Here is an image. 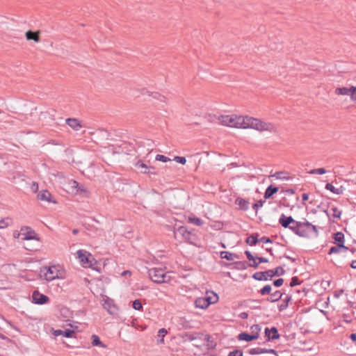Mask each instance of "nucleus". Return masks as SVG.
<instances>
[{
  "label": "nucleus",
  "instance_id": "obj_7",
  "mask_svg": "<svg viewBox=\"0 0 356 356\" xmlns=\"http://www.w3.org/2000/svg\"><path fill=\"white\" fill-rule=\"evenodd\" d=\"M175 236H181V238L189 243L193 244L195 236L192 234L186 227L180 226L175 232Z\"/></svg>",
  "mask_w": 356,
  "mask_h": 356
},
{
  "label": "nucleus",
  "instance_id": "obj_50",
  "mask_svg": "<svg viewBox=\"0 0 356 356\" xmlns=\"http://www.w3.org/2000/svg\"><path fill=\"white\" fill-rule=\"evenodd\" d=\"M245 254L249 261H254V257L249 251H245Z\"/></svg>",
  "mask_w": 356,
  "mask_h": 356
},
{
  "label": "nucleus",
  "instance_id": "obj_8",
  "mask_svg": "<svg viewBox=\"0 0 356 356\" xmlns=\"http://www.w3.org/2000/svg\"><path fill=\"white\" fill-rule=\"evenodd\" d=\"M212 294L213 295V300H207L205 297L199 298L195 302V306L200 309H206L209 305L215 303L218 300V297L215 293H212Z\"/></svg>",
  "mask_w": 356,
  "mask_h": 356
},
{
  "label": "nucleus",
  "instance_id": "obj_11",
  "mask_svg": "<svg viewBox=\"0 0 356 356\" xmlns=\"http://www.w3.org/2000/svg\"><path fill=\"white\" fill-rule=\"evenodd\" d=\"M303 224L301 222L296 221L293 219V222H291L289 229L292 230L296 234L300 236H305L306 235L305 230L302 229Z\"/></svg>",
  "mask_w": 356,
  "mask_h": 356
},
{
  "label": "nucleus",
  "instance_id": "obj_10",
  "mask_svg": "<svg viewBox=\"0 0 356 356\" xmlns=\"http://www.w3.org/2000/svg\"><path fill=\"white\" fill-rule=\"evenodd\" d=\"M135 167L140 170V172L144 174H152L154 175V168L152 166H148L144 163L142 161H138L135 163Z\"/></svg>",
  "mask_w": 356,
  "mask_h": 356
},
{
  "label": "nucleus",
  "instance_id": "obj_43",
  "mask_svg": "<svg viewBox=\"0 0 356 356\" xmlns=\"http://www.w3.org/2000/svg\"><path fill=\"white\" fill-rule=\"evenodd\" d=\"M265 202V200H259L255 204H253L252 209L255 211V212H257V210L259 207H261Z\"/></svg>",
  "mask_w": 356,
  "mask_h": 356
},
{
  "label": "nucleus",
  "instance_id": "obj_61",
  "mask_svg": "<svg viewBox=\"0 0 356 356\" xmlns=\"http://www.w3.org/2000/svg\"><path fill=\"white\" fill-rule=\"evenodd\" d=\"M213 292L211 293V296H209V293H207V296L205 297L207 300H213V295L212 294Z\"/></svg>",
  "mask_w": 356,
  "mask_h": 356
},
{
  "label": "nucleus",
  "instance_id": "obj_51",
  "mask_svg": "<svg viewBox=\"0 0 356 356\" xmlns=\"http://www.w3.org/2000/svg\"><path fill=\"white\" fill-rule=\"evenodd\" d=\"M38 245H26L25 248L29 251H33L38 248Z\"/></svg>",
  "mask_w": 356,
  "mask_h": 356
},
{
  "label": "nucleus",
  "instance_id": "obj_39",
  "mask_svg": "<svg viewBox=\"0 0 356 356\" xmlns=\"http://www.w3.org/2000/svg\"><path fill=\"white\" fill-rule=\"evenodd\" d=\"M133 307L136 310H141L143 309V306L140 300H135L133 302Z\"/></svg>",
  "mask_w": 356,
  "mask_h": 356
},
{
  "label": "nucleus",
  "instance_id": "obj_60",
  "mask_svg": "<svg viewBox=\"0 0 356 356\" xmlns=\"http://www.w3.org/2000/svg\"><path fill=\"white\" fill-rule=\"evenodd\" d=\"M267 353H273L275 355H277V352L273 349H267Z\"/></svg>",
  "mask_w": 356,
  "mask_h": 356
},
{
  "label": "nucleus",
  "instance_id": "obj_36",
  "mask_svg": "<svg viewBox=\"0 0 356 356\" xmlns=\"http://www.w3.org/2000/svg\"><path fill=\"white\" fill-rule=\"evenodd\" d=\"M250 330H251V334H252V335L257 336V339H258L259 338V332L261 330L259 325H253L252 326H251Z\"/></svg>",
  "mask_w": 356,
  "mask_h": 356
},
{
  "label": "nucleus",
  "instance_id": "obj_14",
  "mask_svg": "<svg viewBox=\"0 0 356 356\" xmlns=\"http://www.w3.org/2000/svg\"><path fill=\"white\" fill-rule=\"evenodd\" d=\"M201 337L204 341V345L206 346L208 349H213L216 347V343L210 335L201 334Z\"/></svg>",
  "mask_w": 356,
  "mask_h": 356
},
{
  "label": "nucleus",
  "instance_id": "obj_29",
  "mask_svg": "<svg viewBox=\"0 0 356 356\" xmlns=\"http://www.w3.org/2000/svg\"><path fill=\"white\" fill-rule=\"evenodd\" d=\"M282 293L280 291H276L275 292L270 294V298L268 299L270 302H276L282 298Z\"/></svg>",
  "mask_w": 356,
  "mask_h": 356
},
{
  "label": "nucleus",
  "instance_id": "obj_5",
  "mask_svg": "<svg viewBox=\"0 0 356 356\" xmlns=\"http://www.w3.org/2000/svg\"><path fill=\"white\" fill-rule=\"evenodd\" d=\"M284 273V270L282 267L279 266L274 270H268L264 272H257L252 275V277L256 280L266 281L274 276L282 275Z\"/></svg>",
  "mask_w": 356,
  "mask_h": 356
},
{
  "label": "nucleus",
  "instance_id": "obj_6",
  "mask_svg": "<svg viewBox=\"0 0 356 356\" xmlns=\"http://www.w3.org/2000/svg\"><path fill=\"white\" fill-rule=\"evenodd\" d=\"M19 236H21V238L22 240H33L36 241L38 243L40 241V238L38 236V235L35 233V232L32 228L28 226L22 227L20 229V232L19 233L17 234V237Z\"/></svg>",
  "mask_w": 356,
  "mask_h": 356
},
{
  "label": "nucleus",
  "instance_id": "obj_64",
  "mask_svg": "<svg viewBox=\"0 0 356 356\" xmlns=\"http://www.w3.org/2000/svg\"><path fill=\"white\" fill-rule=\"evenodd\" d=\"M350 266L353 268L356 269V260L353 261Z\"/></svg>",
  "mask_w": 356,
  "mask_h": 356
},
{
  "label": "nucleus",
  "instance_id": "obj_9",
  "mask_svg": "<svg viewBox=\"0 0 356 356\" xmlns=\"http://www.w3.org/2000/svg\"><path fill=\"white\" fill-rule=\"evenodd\" d=\"M76 254L83 266H91L92 265V261L90 259V257H92L91 254L85 250H79L77 251Z\"/></svg>",
  "mask_w": 356,
  "mask_h": 356
},
{
  "label": "nucleus",
  "instance_id": "obj_31",
  "mask_svg": "<svg viewBox=\"0 0 356 356\" xmlns=\"http://www.w3.org/2000/svg\"><path fill=\"white\" fill-rule=\"evenodd\" d=\"M286 173L284 172H277L273 175H271V177H275L277 179H289V177L286 176Z\"/></svg>",
  "mask_w": 356,
  "mask_h": 356
},
{
  "label": "nucleus",
  "instance_id": "obj_27",
  "mask_svg": "<svg viewBox=\"0 0 356 356\" xmlns=\"http://www.w3.org/2000/svg\"><path fill=\"white\" fill-rule=\"evenodd\" d=\"M13 224V219L7 217L0 220V229H4Z\"/></svg>",
  "mask_w": 356,
  "mask_h": 356
},
{
  "label": "nucleus",
  "instance_id": "obj_19",
  "mask_svg": "<svg viewBox=\"0 0 356 356\" xmlns=\"http://www.w3.org/2000/svg\"><path fill=\"white\" fill-rule=\"evenodd\" d=\"M235 204L238 206L240 209L243 211H247L250 206V202L241 197H237L235 200Z\"/></svg>",
  "mask_w": 356,
  "mask_h": 356
},
{
  "label": "nucleus",
  "instance_id": "obj_2",
  "mask_svg": "<svg viewBox=\"0 0 356 356\" xmlns=\"http://www.w3.org/2000/svg\"><path fill=\"white\" fill-rule=\"evenodd\" d=\"M40 275L47 282H51L56 279H65L67 273L63 266L60 265H53L49 267L42 268L40 269Z\"/></svg>",
  "mask_w": 356,
  "mask_h": 356
},
{
  "label": "nucleus",
  "instance_id": "obj_16",
  "mask_svg": "<svg viewBox=\"0 0 356 356\" xmlns=\"http://www.w3.org/2000/svg\"><path fill=\"white\" fill-rule=\"evenodd\" d=\"M291 222H293V218L291 216L287 217L284 214H282L279 219V223L284 228H289Z\"/></svg>",
  "mask_w": 356,
  "mask_h": 356
},
{
  "label": "nucleus",
  "instance_id": "obj_33",
  "mask_svg": "<svg viewBox=\"0 0 356 356\" xmlns=\"http://www.w3.org/2000/svg\"><path fill=\"white\" fill-rule=\"evenodd\" d=\"M188 221L197 226H201L203 224L202 220L200 218L196 217H189Z\"/></svg>",
  "mask_w": 356,
  "mask_h": 356
},
{
  "label": "nucleus",
  "instance_id": "obj_46",
  "mask_svg": "<svg viewBox=\"0 0 356 356\" xmlns=\"http://www.w3.org/2000/svg\"><path fill=\"white\" fill-rule=\"evenodd\" d=\"M228 356H243V351L241 350H234L231 351Z\"/></svg>",
  "mask_w": 356,
  "mask_h": 356
},
{
  "label": "nucleus",
  "instance_id": "obj_52",
  "mask_svg": "<svg viewBox=\"0 0 356 356\" xmlns=\"http://www.w3.org/2000/svg\"><path fill=\"white\" fill-rule=\"evenodd\" d=\"M259 241H261L262 243H272V240L270 239L269 238H266V237H262L261 238Z\"/></svg>",
  "mask_w": 356,
  "mask_h": 356
},
{
  "label": "nucleus",
  "instance_id": "obj_49",
  "mask_svg": "<svg viewBox=\"0 0 356 356\" xmlns=\"http://www.w3.org/2000/svg\"><path fill=\"white\" fill-rule=\"evenodd\" d=\"M249 353L250 355H258V354H260L259 353V348H251L249 350Z\"/></svg>",
  "mask_w": 356,
  "mask_h": 356
},
{
  "label": "nucleus",
  "instance_id": "obj_59",
  "mask_svg": "<svg viewBox=\"0 0 356 356\" xmlns=\"http://www.w3.org/2000/svg\"><path fill=\"white\" fill-rule=\"evenodd\" d=\"M303 201H307L309 199V195L307 193H303L302 196Z\"/></svg>",
  "mask_w": 356,
  "mask_h": 356
},
{
  "label": "nucleus",
  "instance_id": "obj_1",
  "mask_svg": "<svg viewBox=\"0 0 356 356\" xmlns=\"http://www.w3.org/2000/svg\"><path fill=\"white\" fill-rule=\"evenodd\" d=\"M243 125L244 129H252L259 132L277 133V127L275 124L248 115H245Z\"/></svg>",
  "mask_w": 356,
  "mask_h": 356
},
{
  "label": "nucleus",
  "instance_id": "obj_23",
  "mask_svg": "<svg viewBox=\"0 0 356 356\" xmlns=\"http://www.w3.org/2000/svg\"><path fill=\"white\" fill-rule=\"evenodd\" d=\"M238 339L241 341H250L257 339V336L242 332L238 335Z\"/></svg>",
  "mask_w": 356,
  "mask_h": 356
},
{
  "label": "nucleus",
  "instance_id": "obj_4",
  "mask_svg": "<svg viewBox=\"0 0 356 356\" xmlns=\"http://www.w3.org/2000/svg\"><path fill=\"white\" fill-rule=\"evenodd\" d=\"M149 278L156 283L161 284L168 282L170 280V277L168 273H165L163 269L154 268L148 271Z\"/></svg>",
  "mask_w": 356,
  "mask_h": 356
},
{
  "label": "nucleus",
  "instance_id": "obj_45",
  "mask_svg": "<svg viewBox=\"0 0 356 356\" xmlns=\"http://www.w3.org/2000/svg\"><path fill=\"white\" fill-rule=\"evenodd\" d=\"M290 298L287 297V298L283 301V302L279 306L280 311H283L288 307V302Z\"/></svg>",
  "mask_w": 356,
  "mask_h": 356
},
{
  "label": "nucleus",
  "instance_id": "obj_56",
  "mask_svg": "<svg viewBox=\"0 0 356 356\" xmlns=\"http://www.w3.org/2000/svg\"><path fill=\"white\" fill-rule=\"evenodd\" d=\"M301 224H303V227L309 228L312 226V224L309 222H301Z\"/></svg>",
  "mask_w": 356,
  "mask_h": 356
},
{
  "label": "nucleus",
  "instance_id": "obj_30",
  "mask_svg": "<svg viewBox=\"0 0 356 356\" xmlns=\"http://www.w3.org/2000/svg\"><path fill=\"white\" fill-rule=\"evenodd\" d=\"M220 257L222 259H225L228 261H233L234 259L235 255L231 252L222 251L220 252Z\"/></svg>",
  "mask_w": 356,
  "mask_h": 356
},
{
  "label": "nucleus",
  "instance_id": "obj_37",
  "mask_svg": "<svg viewBox=\"0 0 356 356\" xmlns=\"http://www.w3.org/2000/svg\"><path fill=\"white\" fill-rule=\"evenodd\" d=\"M271 291V286L270 285H266L264 286L260 291V293L263 296L266 294H270Z\"/></svg>",
  "mask_w": 356,
  "mask_h": 356
},
{
  "label": "nucleus",
  "instance_id": "obj_57",
  "mask_svg": "<svg viewBox=\"0 0 356 356\" xmlns=\"http://www.w3.org/2000/svg\"><path fill=\"white\" fill-rule=\"evenodd\" d=\"M239 316L242 318V319H245L248 318V313L246 312H242L240 314Z\"/></svg>",
  "mask_w": 356,
  "mask_h": 356
},
{
  "label": "nucleus",
  "instance_id": "obj_38",
  "mask_svg": "<svg viewBox=\"0 0 356 356\" xmlns=\"http://www.w3.org/2000/svg\"><path fill=\"white\" fill-rule=\"evenodd\" d=\"M350 99L353 102H356V86H350Z\"/></svg>",
  "mask_w": 356,
  "mask_h": 356
},
{
  "label": "nucleus",
  "instance_id": "obj_42",
  "mask_svg": "<svg viewBox=\"0 0 356 356\" xmlns=\"http://www.w3.org/2000/svg\"><path fill=\"white\" fill-rule=\"evenodd\" d=\"M74 334L75 332L74 330L67 329L63 331V335H64L67 338H71L74 335Z\"/></svg>",
  "mask_w": 356,
  "mask_h": 356
},
{
  "label": "nucleus",
  "instance_id": "obj_48",
  "mask_svg": "<svg viewBox=\"0 0 356 356\" xmlns=\"http://www.w3.org/2000/svg\"><path fill=\"white\" fill-rule=\"evenodd\" d=\"M284 283V280L282 278H279L277 280H275L274 282H273V284L274 286H275L276 287H279V286H281Z\"/></svg>",
  "mask_w": 356,
  "mask_h": 356
},
{
  "label": "nucleus",
  "instance_id": "obj_28",
  "mask_svg": "<svg viewBox=\"0 0 356 356\" xmlns=\"http://www.w3.org/2000/svg\"><path fill=\"white\" fill-rule=\"evenodd\" d=\"M335 242L339 245H344V234L342 232H337L334 235Z\"/></svg>",
  "mask_w": 356,
  "mask_h": 356
},
{
  "label": "nucleus",
  "instance_id": "obj_18",
  "mask_svg": "<svg viewBox=\"0 0 356 356\" xmlns=\"http://www.w3.org/2000/svg\"><path fill=\"white\" fill-rule=\"evenodd\" d=\"M103 307L111 314H114L117 312V308L113 304V301L111 300H109V299L106 300L104 301V303L103 304Z\"/></svg>",
  "mask_w": 356,
  "mask_h": 356
},
{
  "label": "nucleus",
  "instance_id": "obj_25",
  "mask_svg": "<svg viewBox=\"0 0 356 356\" xmlns=\"http://www.w3.org/2000/svg\"><path fill=\"white\" fill-rule=\"evenodd\" d=\"M350 88H337L335 89V93L338 95H350Z\"/></svg>",
  "mask_w": 356,
  "mask_h": 356
},
{
  "label": "nucleus",
  "instance_id": "obj_12",
  "mask_svg": "<svg viewBox=\"0 0 356 356\" xmlns=\"http://www.w3.org/2000/svg\"><path fill=\"white\" fill-rule=\"evenodd\" d=\"M32 298L33 302L38 305L45 304L49 301V298L47 296L40 293L38 291H35L33 293Z\"/></svg>",
  "mask_w": 356,
  "mask_h": 356
},
{
  "label": "nucleus",
  "instance_id": "obj_62",
  "mask_svg": "<svg viewBox=\"0 0 356 356\" xmlns=\"http://www.w3.org/2000/svg\"><path fill=\"white\" fill-rule=\"evenodd\" d=\"M350 337L353 341H356V334H351Z\"/></svg>",
  "mask_w": 356,
  "mask_h": 356
},
{
  "label": "nucleus",
  "instance_id": "obj_54",
  "mask_svg": "<svg viewBox=\"0 0 356 356\" xmlns=\"http://www.w3.org/2000/svg\"><path fill=\"white\" fill-rule=\"evenodd\" d=\"M257 260L259 261V263H267L268 262V260L264 257H257Z\"/></svg>",
  "mask_w": 356,
  "mask_h": 356
},
{
  "label": "nucleus",
  "instance_id": "obj_17",
  "mask_svg": "<svg viewBox=\"0 0 356 356\" xmlns=\"http://www.w3.org/2000/svg\"><path fill=\"white\" fill-rule=\"evenodd\" d=\"M38 197L42 201L56 203V201L51 200V195L48 191H40L38 195Z\"/></svg>",
  "mask_w": 356,
  "mask_h": 356
},
{
  "label": "nucleus",
  "instance_id": "obj_58",
  "mask_svg": "<svg viewBox=\"0 0 356 356\" xmlns=\"http://www.w3.org/2000/svg\"><path fill=\"white\" fill-rule=\"evenodd\" d=\"M79 186V183L77 181H72V187L75 188H78Z\"/></svg>",
  "mask_w": 356,
  "mask_h": 356
},
{
  "label": "nucleus",
  "instance_id": "obj_47",
  "mask_svg": "<svg viewBox=\"0 0 356 356\" xmlns=\"http://www.w3.org/2000/svg\"><path fill=\"white\" fill-rule=\"evenodd\" d=\"M300 284V282H299L298 278L297 277H293L291 279V282L290 283V286L291 287H293V286H295L298 285Z\"/></svg>",
  "mask_w": 356,
  "mask_h": 356
},
{
  "label": "nucleus",
  "instance_id": "obj_41",
  "mask_svg": "<svg viewBox=\"0 0 356 356\" xmlns=\"http://www.w3.org/2000/svg\"><path fill=\"white\" fill-rule=\"evenodd\" d=\"M166 334H167V330L164 328H161L159 330L158 337L161 338L160 342H161V343L163 342V337L165 336Z\"/></svg>",
  "mask_w": 356,
  "mask_h": 356
},
{
  "label": "nucleus",
  "instance_id": "obj_13",
  "mask_svg": "<svg viewBox=\"0 0 356 356\" xmlns=\"http://www.w3.org/2000/svg\"><path fill=\"white\" fill-rule=\"evenodd\" d=\"M266 336L268 337V340H275L280 338V334H278L277 330L276 327H273L270 329L266 327L265 329Z\"/></svg>",
  "mask_w": 356,
  "mask_h": 356
},
{
  "label": "nucleus",
  "instance_id": "obj_21",
  "mask_svg": "<svg viewBox=\"0 0 356 356\" xmlns=\"http://www.w3.org/2000/svg\"><path fill=\"white\" fill-rule=\"evenodd\" d=\"M348 250V248L345 246L344 245H339V244H337V245L332 246V247L330 248V249L329 250V254H332L339 253V252H345Z\"/></svg>",
  "mask_w": 356,
  "mask_h": 356
},
{
  "label": "nucleus",
  "instance_id": "obj_55",
  "mask_svg": "<svg viewBox=\"0 0 356 356\" xmlns=\"http://www.w3.org/2000/svg\"><path fill=\"white\" fill-rule=\"evenodd\" d=\"M257 259L254 257V261H253V262H252V264H250V266L251 267H253V268H257L258 267V266H259V261H258V262H257V261H256V260H257Z\"/></svg>",
  "mask_w": 356,
  "mask_h": 356
},
{
  "label": "nucleus",
  "instance_id": "obj_32",
  "mask_svg": "<svg viewBox=\"0 0 356 356\" xmlns=\"http://www.w3.org/2000/svg\"><path fill=\"white\" fill-rule=\"evenodd\" d=\"M310 175H323L326 173V170L323 168L313 169L308 172Z\"/></svg>",
  "mask_w": 356,
  "mask_h": 356
},
{
  "label": "nucleus",
  "instance_id": "obj_34",
  "mask_svg": "<svg viewBox=\"0 0 356 356\" xmlns=\"http://www.w3.org/2000/svg\"><path fill=\"white\" fill-rule=\"evenodd\" d=\"M332 216L335 218H339L341 215V211L337 207H332L330 209Z\"/></svg>",
  "mask_w": 356,
  "mask_h": 356
},
{
  "label": "nucleus",
  "instance_id": "obj_24",
  "mask_svg": "<svg viewBox=\"0 0 356 356\" xmlns=\"http://www.w3.org/2000/svg\"><path fill=\"white\" fill-rule=\"evenodd\" d=\"M92 339V345L93 346H99L104 348H106L107 346L106 344L102 343L99 339V337L96 334H92L91 337Z\"/></svg>",
  "mask_w": 356,
  "mask_h": 356
},
{
  "label": "nucleus",
  "instance_id": "obj_40",
  "mask_svg": "<svg viewBox=\"0 0 356 356\" xmlns=\"http://www.w3.org/2000/svg\"><path fill=\"white\" fill-rule=\"evenodd\" d=\"M156 161H161V162H168V161H170V159L165 156H163V155H161V154H157L156 156Z\"/></svg>",
  "mask_w": 356,
  "mask_h": 356
},
{
  "label": "nucleus",
  "instance_id": "obj_20",
  "mask_svg": "<svg viewBox=\"0 0 356 356\" xmlns=\"http://www.w3.org/2000/svg\"><path fill=\"white\" fill-rule=\"evenodd\" d=\"M39 33V31L33 32L31 31H28L27 32H26L25 36L27 40H33L35 42H40Z\"/></svg>",
  "mask_w": 356,
  "mask_h": 356
},
{
  "label": "nucleus",
  "instance_id": "obj_26",
  "mask_svg": "<svg viewBox=\"0 0 356 356\" xmlns=\"http://www.w3.org/2000/svg\"><path fill=\"white\" fill-rule=\"evenodd\" d=\"M325 188L331 192H332L334 194H341L343 193V188L340 187L338 188H336L332 184L327 183L325 185Z\"/></svg>",
  "mask_w": 356,
  "mask_h": 356
},
{
  "label": "nucleus",
  "instance_id": "obj_63",
  "mask_svg": "<svg viewBox=\"0 0 356 356\" xmlns=\"http://www.w3.org/2000/svg\"><path fill=\"white\" fill-rule=\"evenodd\" d=\"M259 353H267V349L259 348Z\"/></svg>",
  "mask_w": 356,
  "mask_h": 356
},
{
  "label": "nucleus",
  "instance_id": "obj_15",
  "mask_svg": "<svg viewBox=\"0 0 356 356\" xmlns=\"http://www.w3.org/2000/svg\"><path fill=\"white\" fill-rule=\"evenodd\" d=\"M65 121L67 125L74 131H79L82 127L80 121L76 118H67Z\"/></svg>",
  "mask_w": 356,
  "mask_h": 356
},
{
  "label": "nucleus",
  "instance_id": "obj_53",
  "mask_svg": "<svg viewBox=\"0 0 356 356\" xmlns=\"http://www.w3.org/2000/svg\"><path fill=\"white\" fill-rule=\"evenodd\" d=\"M63 331L61 330H54V334L57 337V336H59V335H63Z\"/></svg>",
  "mask_w": 356,
  "mask_h": 356
},
{
  "label": "nucleus",
  "instance_id": "obj_44",
  "mask_svg": "<svg viewBox=\"0 0 356 356\" xmlns=\"http://www.w3.org/2000/svg\"><path fill=\"white\" fill-rule=\"evenodd\" d=\"M174 160L179 163H181L182 165H184L186 163V159L185 157H183V156H175L174 158Z\"/></svg>",
  "mask_w": 356,
  "mask_h": 356
},
{
  "label": "nucleus",
  "instance_id": "obj_22",
  "mask_svg": "<svg viewBox=\"0 0 356 356\" xmlns=\"http://www.w3.org/2000/svg\"><path fill=\"white\" fill-rule=\"evenodd\" d=\"M279 191V188L274 186L273 185H270L266 190L264 193V198L268 199L271 196H273L275 193H276Z\"/></svg>",
  "mask_w": 356,
  "mask_h": 356
},
{
  "label": "nucleus",
  "instance_id": "obj_3",
  "mask_svg": "<svg viewBox=\"0 0 356 356\" xmlns=\"http://www.w3.org/2000/svg\"><path fill=\"white\" fill-rule=\"evenodd\" d=\"M245 117V115H222L219 116L218 120L222 125L236 129H244Z\"/></svg>",
  "mask_w": 356,
  "mask_h": 356
},
{
  "label": "nucleus",
  "instance_id": "obj_35",
  "mask_svg": "<svg viewBox=\"0 0 356 356\" xmlns=\"http://www.w3.org/2000/svg\"><path fill=\"white\" fill-rule=\"evenodd\" d=\"M258 241H259V240L254 235H250L246 239V243H248L250 245H255Z\"/></svg>",
  "mask_w": 356,
  "mask_h": 356
}]
</instances>
